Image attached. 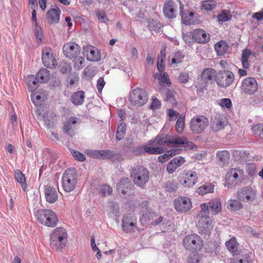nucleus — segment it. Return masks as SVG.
<instances>
[{
  "instance_id": "obj_15",
  "label": "nucleus",
  "mask_w": 263,
  "mask_h": 263,
  "mask_svg": "<svg viewBox=\"0 0 263 263\" xmlns=\"http://www.w3.org/2000/svg\"><path fill=\"white\" fill-rule=\"evenodd\" d=\"M42 60L44 65L47 68H53L57 65L52 49L48 47L43 48L42 51Z\"/></svg>"
},
{
  "instance_id": "obj_25",
  "label": "nucleus",
  "mask_w": 263,
  "mask_h": 263,
  "mask_svg": "<svg viewBox=\"0 0 263 263\" xmlns=\"http://www.w3.org/2000/svg\"><path fill=\"white\" fill-rule=\"evenodd\" d=\"M44 194L46 201L50 203L55 202L58 199V194L55 187L49 185H45Z\"/></svg>"
},
{
  "instance_id": "obj_29",
  "label": "nucleus",
  "mask_w": 263,
  "mask_h": 263,
  "mask_svg": "<svg viewBox=\"0 0 263 263\" xmlns=\"http://www.w3.org/2000/svg\"><path fill=\"white\" fill-rule=\"evenodd\" d=\"M215 186L212 183H205L197 187L196 192L200 195H204L214 192Z\"/></svg>"
},
{
  "instance_id": "obj_51",
  "label": "nucleus",
  "mask_w": 263,
  "mask_h": 263,
  "mask_svg": "<svg viewBox=\"0 0 263 263\" xmlns=\"http://www.w3.org/2000/svg\"><path fill=\"white\" fill-rule=\"evenodd\" d=\"M100 152L101 158L111 159L115 156L114 152L108 149L101 150Z\"/></svg>"
},
{
  "instance_id": "obj_63",
  "label": "nucleus",
  "mask_w": 263,
  "mask_h": 263,
  "mask_svg": "<svg viewBox=\"0 0 263 263\" xmlns=\"http://www.w3.org/2000/svg\"><path fill=\"white\" fill-rule=\"evenodd\" d=\"M182 138H184L185 140H183L184 141L183 143L180 144L181 145H184V147L186 148H190L193 149L194 147H195V144L191 141H189L185 137H181Z\"/></svg>"
},
{
  "instance_id": "obj_6",
  "label": "nucleus",
  "mask_w": 263,
  "mask_h": 263,
  "mask_svg": "<svg viewBox=\"0 0 263 263\" xmlns=\"http://www.w3.org/2000/svg\"><path fill=\"white\" fill-rule=\"evenodd\" d=\"M128 100L133 106L141 107L147 103L148 96L144 89L137 87L130 92Z\"/></svg>"
},
{
  "instance_id": "obj_5",
  "label": "nucleus",
  "mask_w": 263,
  "mask_h": 263,
  "mask_svg": "<svg viewBox=\"0 0 263 263\" xmlns=\"http://www.w3.org/2000/svg\"><path fill=\"white\" fill-rule=\"evenodd\" d=\"M225 185L230 188L239 185L244 180L243 171L239 168H230L225 175Z\"/></svg>"
},
{
  "instance_id": "obj_12",
  "label": "nucleus",
  "mask_w": 263,
  "mask_h": 263,
  "mask_svg": "<svg viewBox=\"0 0 263 263\" xmlns=\"http://www.w3.org/2000/svg\"><path fill=\"white\" fill-rule=\"evenodd\" d=\"M234 81V74L228 70L219 71L217 73L215 81L217 84L223 88H226L232 85Z\"/></svg>"
},
{
  "instance_id": "obj_42",
  "label": "nucleus",
  "mask_w": 263,
  "mask_h": 263,
  "mask_svg": "<svg viewBox=\"0 0 263 263\" xmlns=\"http://www.w3.org/2000/svg\"><path fill=\"white\" fill-rule=\"evenodd\" d=\"M126 129V124L123 122H121L118 126L116 135V139L118 141H119L124 138L125 134Z\"/></svg>"
},
{
  "instance_id": "obj_61",
  "label": "nucleus",
  "mask_w": 263,
  "mask_h": 263,
  "mask_svg": "<svg viewBox=\"0 0 263 263\" xmlns=\"http://www.w3.org/2000/svg\"><path fill=\"white\" fill-rule=\"evenodd\" d=\"M177 167L171 160L167 165L166 171L169 174H173L177 169Z\"/></svg>"
},
{
  "instance_id": "obj_45",
  "label": "nucleus",
  "mask_w": 263,
  "mask_h": 263,
  "mask_svg": "<svg viewBox=\"0 0 263 263\" xmlns=\"http://www.w3.org/2000/svg\"><path fill=\"white\" fill-rule=\"evenodd\" d=\"M165 100L168 102L172 106H176L177 101L175 98L174 92L168 90L165 94Z\"/></svg>"
},
{
  "instance_id": "obj_26",
  "label": "nucleus",
  "mask_w": 263,
  "mask_h": 263,
  "mask_svg": "<svg viewBox=\"0 0 263 263\" xmlns=\"http://www.w3.org/2000/svg\"><path fill=\"white\" fill-rule=\"evenodd\" d=\"M132 183L127 178L121 179L117 184V190L119 194L125 196L130 193Z\"/></svg>"
},
{
  "instance_id": "obj_10",
  "label": "nucleus",
  "mask_w": 263,
  "mask_h": 263,
  "mask_svg": "<svg viewBox=\"0 0 263 263\" xmlns=\"http://www.w3.org/2000/svg\"><path fill=\"white\" fill-rule=\"evenodd\" d=\"M178 181L185 187H193L197 182V174L191 170H184L180 174Z\"/></svg>"
},
{
  "instance_id": "obj_8",
  "label": "nucleus",
  "mask_w": 263,
  "mask_h": 263,
  "mask_svg": "<svg viewBox=\"0 0 263 263\" xmlns=\"http://www.w3.org/2000/svg\"><path fill=\"white\" fill-rule=\"evenodd\" d=\"M216 70L213 68L204 69L201 72L200 77L198 78L196 82L197 92H203L209 82L213 80L214 78H216Z\"/></svg>"
},
{
  "instance_id": "obj_23",
  "label": "nucleus",
  "mask_w": 263,
  "mask_h": 263,
  "mask_svg": "<svg viewBox=\"0 0 263 263\" xmlns=\"http://www.w3.org/2000/svg\"><path fill=\"white\" fill-rule=\"evenodd\" d=\"M226 122L227 120L224 116L216 114L212 120V130L214 132H218L223 129L226 124Z\"/></svg>"
},
{
  "instance_id": "obj_17",
  "label": "nucleus",
  "mask_w": 263,
  "mask_h": 263,
  "mask_svg": "<svg viewBox=\"0 0 263 263\" xmlns=\"http://www.w3.org/2000/svg\"><path fill=\"white\" fill-rule=\"evenodd\" d=\"M63 50L67 58L72 59L80 54L81 48L74 42H68L63 46Z\"/></svg>"
},
{
  "instance_id": "obj_56",
  "label": "nucleus",
  "mask_w": 263,
  "mask_h": 263,
  "mask_svg": "<svg viewBox=\"0 0 263 263\" xmlns=\"http://www.w3.org/2000/svg\"><path fill=\"white\" fill-rule=\"evenodd\" d=\"M60 71L62 73H66L69 72L71 70L70 65L67 63H62L59 66Z\"/></svg>"
},
{
  "instance_id": "obj_62",
  "label": "nucleus",
  "mask_w": 263,
  "mask_h": 263,
  "mask_svg": "<svg viewBox=\"0 0 263 263\" xmlns=\"http://www.w3.org/2000/svg\"><path fill=\"white\" fill-rule=\"evenodd\" d=\"M161 106L160 101L155 97H153L151 107L153 109L159 108Z\"/></svg>"
},
{
  "instance_id": "obj_3",
  "label": "nucleus",
  "mask_w": 263,
  "mask_h": 263,
  "mask_svg": "<svg viewBox=\"0 0 263 263\" xmlns=\"http://www.w3.org/2000/svg\"><path fill=\"white\" fill-rule=\"evenodd\" d=\"M182 244L186 250L197 253L203 249L204 241L200 236L194 233L186 235L183 239Z\"/></svg>"
},
{
  "instance_id": "obj_22",
  "label": "nucleus",
  "mask_w": 263,
  "mask_h": 263,
  "mask_svg": "<svg viewBox=\"0 0 263 263\" xmlns=\"http://www.w3.org/2000/svg\"><path fill=\"white\" fill-rule=\"evenodd\" d=\"M180 15L181 20L183 24L186 25H194L197 23L194 16V13L192 11H183V5L180 3Z\"/></svg>"
},
{
  "instance_id": "obj_31",
  "label": "nucleus",
  "mask_w": 263,
  "mask_h": 263,
  "mask_svg": "<svg viewBox=\"0 0 263 263\" xmlns=\"http://www.w3.org/2000/svg\"><path fill=\"white\" fill-rule=\"evenodd\" d=\"M85 98V93L82 90L73 93L71 96V101L75 105L78 106L83 104Z\"/></svg>"
},
{
  "instance_id": "obj_7",
  "label": "nucleus",
  "mask_w": 263,
  "mask_h": 263,
  "mask_svg": "<svg viewBox=\"0 0 263 263\" xmlns=\"http://www.w3.org/2000/svg\"><path fill=\"white\" fill-rule=\"evenodd\" d=\"M130 176L136 185L142 187L149 180V172L143 166H137L132 168Z\"/></svg>"
},
{
  "instance_id": "obj_33",
  "label": "nucleus",
  "mask_w": 263,
  "mask_h": 263,
  "mask_svg": "<svg viewBox=\"0 0 263 263\" xmlns=\"http://www.w3.org/2000/svg\"><path fill=\"white\" fill-rule=\"evenodd\" d=\"M37 81L41 83H46L50 79L49 71L45 68L41 69L36 74Z\"/></svg>"
},
{
  "instance_id": "obj_18",
  "label": "nucleus",
  "mask_w": 263,
  "mask_h": 263,
  "mask_svg": "<svg viewBox=\"0 0 263 263\" xmlns=\"http://www.w3.org/2000/svg\"><path fill=\"white\" fill-rule=\"evenodd\" d=\"M256 192L251 187H243L237 192V197L243 202L253 201L255 199Z\"/></svg>"
},
{
  "instance_id": "obj_37",
  "label": "nucleus",
  "mask_w": 263,
  "mask_h": 263,
  "mask_svg": "<svg viewBox=\"0 0 263 263\" xmlns=\"http://www.w3.org/2000/svg\"><path fill=\"white\" fill-rule=\"evenodd\" d=\"M38 81L35 77L33 75L29 76L26 79V83L27 84L28 89L30 91H34L38 87Z\"/></svg>"
},
{
  "instance_id": "obj_41",
  "label": "nucleus",
  "mask_w": 263,
  "mask_h": 263,
  "mask_svg": "<svg viewBox=\"0 0 263 263\" xmlns=\"http://www.w3.org/2000/svg\"><path fill=\"white\" fill-rule=\"evenodd\" d=\"M242 208V204L237 200H230L227 203V208L231 211L239 210Z\"/></svg>"
},
{
  "instance_id": "obj_50",
  "label": "nucleus",
  "mask_w": 263,
  "mask_h": 263,
  "mask_svg": "<svg viewBox=\"0 0 263 263\" xmlns=\"http://www.w3.org/2000/svg\"><path fill=\"white\" fill-rule=\"evenodd\" d=\"M216 6V4L213 1H205L202 3V8L206 11L212 10Z\"/></svg>"
},
{
  "instance_id": "obj_16",
  "label": "nucleus",
  "mask_w": 263,
  "mask_h": 263,
  "mask_svg": "<svg viewBox=\"0 0 263 263\" xmlns=\"http://www.w3.org/2000/svg\"><path fill=\"white\" fill-rule=\"evenodd\" d=\"M175 210L180 213H186L191 210L192 203L191 199L185 196H180L174 201Z\"/></svg>"
},
{
  "instance_id": "obj_40",
  "label": "nucleus",
  "mask_w": 263,
  "mask_h": 263,
  "mask_svg": "<svg viewBox=\"0 0 263 263\" xmlns=\"http://www.w3.org/2000/svg\"><path fill=\"white\" fill-rule=\"evenodd\" d=\"M155 78L159 80V84L161 86L167 85L170 86L171 84L168 75L166 72H164L162 74H160L158 77L155 76Z\"/></svg>"
},
{
  "instance_id": "obj_34",
  "label": "nucleus",
  "mask_w": 263,
  "mask_h": 263,
  "mask_svg": "<svg viewBox=\"0 0 263 263\" xmlns=\"http://www.w3.org/2000/svg\"><path fill=\"white\" fill-rule=\"evenodd\" d=\"M238 243L236 239L234 237L226 242V246L228 250L233 254V255H236L238 253Z\"/></svg>"
},
{
  "instance_id": "obj_60",
  "label": "nucleus",
  "mask_w": 263,
  "mask_h": 263,
  "mask_svg": "<svg viewBox=\"0 0 263 263\" xmlns=\"http://www.w3.org/2000/svg\"><path fill=\"white\" fill-rule=\"evenodd\" d=\"M72 155L76 159L79 161H84L86 159L85 156L79 151H73L72 153Z\"/></svg>"
},
{
  "instance_id": "obj_20",
  "label": "nucleus",
  "mask_w": 263,
  "mask_h": 263,
  "mask_svg": "<svg viewBox=\"0 0 263 263\" xmlns=\"http://www.w3.org/2000/svg\"><path fill=\"white\" fill-rule=\"evenodd\" d=\"M177 11L178 5L173 1L169 0L164 4L163 12L166 17L168 18H175Z\"/></svg>"
},
{
  "instance_id": "obj_57",
  "label": "nucleus",
  "mask_w": 263,
  "mask_h": 263,
  "mask_svg": "<svg viewBox=\"0 0 263 263\" xmlns=\"http://www.w3.org/2000/svg\"><path fill=\"white\" fill-rule=\"evenodd\" d=\"M219 104L222 107L230 108L232 106V102L230 99L223 98L220 100Z\"/></svg>"
},
{
  "instance_id": "obj_27",
  "label": "nucleus",
  "mask_w": 263,
  "mask_h": 263,
  "mask_svg": "<svg viewBox=\"0 0 263 263\" xmlns=\"http://www.w3.org/2000/svg\"><path fill=\"white\" fill-rule=\"evenodd\" d=\"M122 229L126 233H131L134 231L136 226V220H133L131 217L125 216L122 219Z\"/></svg>"
},
{
  "instance_id": "obj_9",
  "label": "nucleus",
  "mask_w": 263,
  "mask_h": 263,
  "mask_svg": "<svg viewBox=\"0 0 263 263\" xmlns=\"http://www.w3.org/2000/svg\"><path fill=\"white\" fill-rule=\"evenodd\" d=\"M81 121L76 117H70L66 118L63 122L62 130L64 134L70 137L77 135Z\"/></svg>"
},
{
  "instance_id": "obj_39",
  "label": "nucleus",
  "mask_w": 263,
  "mask_h": 263,
  "mask_svg": "<svg viewBox=\"0 0 263 263\" xmlns=\"http://www.w3.org/2000/svg\"><path fill=\"white\" fill-rule=\"evenodd\" d=\"M185 126V116L181 115L178 117L176 123V131L178 134H182Z\"/></svg>"
},
{
  "instance_id": "obj_28",
  "label": "nucleus",
  "mask_w": 263,
  "mask_h": 263,
  "mask_svg": "<svg viewBox=\"0 0 263 263\" xmlns=\"http://www.w3.org/2000/svg\"><path fill=\"white\" fill-rule=\"evenodd\" d=\"M60 14L59 8L50 9L47 13V18L50 23H58L60 21Z\"/></svg>"
},
{
  "instance_id": "obj_2",
  "label": "nucleus",
  "mask_w": 263,
  "mask_h": 263,
  "mask_svg": "<svg viewBox=\"0 0 263 263\" xmlns=\"http://www.w3.org/2000/svg\"><path fill=\"white\" fill-rule=\"evenodd\" d=\"M35 216L40 223L46 227L54 228L59 222L57 214L51 210H39L36 212Z\"/></svg>"
},
{
  "instance_id": "obj_52",
  "label": "nucleus",
  "mask_w": 263,
  "mask_h": 263,
  "mask_svg": "<svg viewBox=\"0 0 263 263\" xmlns=\"http://www.w3.org/2000/svg\"><path fill=\"white\" fill-rule=\"evenodd\" d=\"M73 59H74V67L78 69L81 68L85 61L84 59L82 57H79V55Z\"/></svg>"
},
{
  "instance_id": "obj_59",
  "label": "nucleus",
  "mask_w": 263,
  "mask_h": 263,
  "mask_svg": "<svg viewBox=\"0 0 263 263\" xmlns=\"http://www.w3.org/2000/svg\"><path fill=\"white\" fill-rule=\"evenodd\" d=\"M189 79V73L185 72H182L178 77L179 81L182 83H186Z\"/></svg>"
},
{
  "instance_id": "obj_21",
  "label": "nucleus",
  "mask_w": 263,
  "mask_h": 263,
  "mask_svg": "<svg viewBox=\"0 0 263 263\" xmlns=\"http://www.w3.org/2000/svg\"><path fill=\"white\" fill-rule=\"evenodd\" d=\"M193 39L197 43L205 44L209 42L210 35L205 31L201 29H195L192 32Z\"/></svg>"
},
{
  "instance_id": "obj_53",
  "label": "nucleus",
  "mask_w": 263,
  "mask_h": 263,
  "mask_svg": "<svg viewBox=\"0 0 263 263\" xmlns=\"http://www.w3.org/2000/svg\"><path fill=\"white\" fill-rule=\"evenodd\" d=\"M112 191L111 187L108 185L103 184L101 186L100 192L104 196L110 195L112 193Z\"/></svg>"
},
{
  "instance_id": "obj_24",
  "label": "nucleus",
  "mask_w": 263,
  "mask_h": 263,
  "mask_svg": "<svg viewBox=\"0 0 263 263\" xmlns=\"http://www.w3.org/2000/svg\"><path fill=\"white\" fill-rule=\"evenodd\" d=\"M84 50L86 52V58L88 61L98 62L100 60L101 54L97 48L90 45H86L84 47Z\"/></svg>"
},
{
  "instance_id": "obj_1",
  "label": "nucleus",
  "mask_w": 263,
  "mask_h": 263,
  "mask_svg": "<svg viewBox=\"0 0 263 263\" xmlns=\"http://www.w3.org/2000/svg\"><path fill=\"white\" fill-rule=\"evenodd\" d=\"M68 233L63 227L54 229L50 235V245L52 249L61 251L65 248L68 240Z\"/></svg>"
},
{
  "instance_id": "obj_38",
  "label": "nucleus",
  "mask_w": 263,
  "mask_h": 263,
  "mask_svg": "<svg viewBox=\"0 0 263 263\" xmlns=\"http://www.w3.org/2000/svg\"><path fill=\"white\" fill-rule=\"evenodd\" d=\"M180 153L179 149H171L165 152L163 155H160L158 157V160L161 163H164L168 160L171 157L175 156Z\"/></svg>"
},
{
  "instance_id": "obj_30",
  "label": "nucleus",
  "mask_w": 263,
  "mask_h": 263,
  "mask_svg": "<svg viewBox=\"0 0 263 263\" xmlns=\"http://www.w3.org/2000/svg\"><path fill=\"white\" fill-rule=\"evenodd\" d=\"M209 209L213 215H216L222 210L221 200L219 198L212 200L209 202Z\"/></svg>"
},
{
  "instance_id": "obj_48",
  "label": "nucleus",
  "mask_w": 263,
  "mask_h": 263,
  "mask_svg": "<svg viewBox=\"0 0 263 263\" xmlns=\"http://www.w3.org/2000/svg\"><path fill=\"white\" fill-rule=\"evenodd\" d=\"M217 157L221 162H226L229 160L230 155L228 151L223 150L217 152Z\"/></svg>"
},
{
  "instance_id": "obj_54",
  "label": "nucleus",
  "mask_w": 263,
  "mask_h": 263,
  "mask_svg": "<svg viewBox=\"0 0 263 263\" xmlns=\"http://www.w3.org/2000/svg\"><path fill=\"white\" fill-rule=\"evenodd\" d=\"M98 20L103 23H106L108 21V18L104 11H98L96 13Z\"/></svg>"
},
{
  "instance_id": "obj_49",
  "label": "nucleus",
  "mask_w": 263,
  "mask_h": 263,
  "mask_svg": "<svg viewBox=\"0 0 263 263\" xmlns=\"http://www.w3.org/2000/svg\"><path fill=\"white\" fill-rule=\"evenodd\" d=\"M184 58V54L180 51H177L174 53V57L171 60L172 64H178L181 63Z\"/></svg>"
},
{
  "instance_id": "obj_47",
  "label": "nucleus",
  "mask_w": 263,
  "mask_h": 263,
  "mask_svg": "<svg viewBox=\"0 0 263 263\" xmlns=\"http://www.w3.org/2000/svg\"><path fill=\"white\" fill-rule=\"evenodd\" d=\"M188 263H203V255L199 253L193 254L189 257Z\"/></svg>"
},
{
  "instance_id": "obj_58",
  "label": "nucleus",
  "mask_w": 263,
  "mask_h": 263,
  "mask_svg": "<svg viewBox=\"0 0 263 263\" xmlns=\"http://www.w3.org/2000/svg\"><path fill=\"white\" fill-rule=\"evenodd\" d=\"M172 160L177 167L182 165L184 163L185 161L184 158L182 156L176 157L174 158Z\"/></svg>"
},
{
  "instance_id": "obj_32",
  "label": "nucleus",
  "mask_w": 263,
  "mask_h": 263,
  "mask_svg": "<svg viewBox=\"0 0 263 263\" xmlns=\"http://www.w3.org/2000/svg\"><path fill=\"white\" fill-rule=\"evenodd\" d=\"M14 177L15 180L18 182L24 191H25L27 187L26 178L24 174L19 170L14 171Z\"/></svg>"
},
{
  "instance_id": "obj_44",
  "label": "nucleus",
  "mask_w": 263,
  "mask_h": 263,
  "mask_svg": "<svg viewBox=\"0 0 263 263\" xmlns=\"http://www.w3.org/2000/svg\"><path fill=\"white\" fill-rule=\"evenodd\" d=\"M232 18V15L230 12L227 10H222L217 15L218 21L219 22H226L230 21Z\"/></svg>"
},
{
  "instance_id": "obj_43",
  "label": "nucleus",
  "mask_w": 263,
  "mask_h": 263,
  "mask_svg": "<svg viewBox=\"0 0 263 263\" xmlns=\"http://www.w3.org/2000/svg\"><path fill=\"white\" fill-rule=\"evenodd\" d=\"M34 28L33 31L38 44H40L42 41L44 37L43 32L41 27L39 25H34Z\"/></svg>"
},
{
  "instance_id": "obj_55",
  "label": "nucleus",
  "mask_w": 263,
  "mask_h": 263,
  "mask_svg": "<svg viewBox=\"0 0 263 263\" xmlns=\"http://www.w3.org/2000/svg\"><path fill=\"white\" fill-rule=\"evenodd\" d=\"M201 211L198 214V216L208 215L210 210L209 204L208 205L205 203H202L200 205Z\"/></svg>"
},
{
  "instance_id": "obj_13",
  "label": "nucleus",
  "mask_w": 263,
  "mask_h": 263,
  "mask_svg": "<svg viewBox=\"0 0 263 263\" xmlns=\"http://www.w3.org/2000/svg\"><path fill=\"white\" fill-rule=\"evenodd\" d=\"M258 89V83L253 77H247L241 82L240 89L245 95H254L257 91Z\"/></svg>"
},
{
  "instance_id": "obj_46",
  "label": "nucleus",
  "mask_w": 263,
  "mask_h": 263,
  "mask_svg": "<svg viewBox=\"0 0 263 263\" xmlns=\"http://www.w3.org/2000/svg\"><path fill=\"white\" fill-rule=\"evenodd\" d=\"M252 130L254 135L263 138V124H257L254 125Z\"/></svg>"
},
{
  "instance_id": "obj_36",
  "label": "nucleus",
  "mask_w": 263,
  "mask_h": 263,
  "mask_svg": "<svg viewBox=\"0 0 263 263\" xmlns=\"http://www.w3.org/2000/svg\"><path fill=\"white\" fill-rule=\"evenodd\" d=\"M228 47L227 43L223 41H219L215 45V49L218 55H223L227 51Z\"/></svg>"
},
{
  "instance_id": "obj_4",
  "label": "nucleus",
  "mask_w": 263,
  "mask_h": 263,
  "mask_svg": "<svg viewBox=\"0 0 263 263\" xmlns=\"http://www.w3.org/2000/svg\"><path fill=\"white\" fill-rule=\"evenodd\" d=\"M78 181L77 170L73 167L66 170L62 178V186L66 192H70L76 187Z\"/></svg>"
},
{
  "instance_id": "obj_64",
  "label": "nucleus",
  "mask_w": 263,
  "mask_h": 263,
  "mask_svg": "<svg viewBox=\"0 0 263 263\" xmlns=\"http://www.w3.org/2000/svg\"><path fill=\"white\" fill-rule=\"evenodd\" d=\"M252 17L258 21L263 20V9L260 11L254 13Z\"/></svg>"
},
{
  "instance_id": "obj_35",
  "label": "nucleus",
  "mask_w": 263,
  "mask_h": 263,
  "mask_svg": "<svg viewBox=\"0 0 263 263\" xmlns=\"http://www.w3.org/2000/svg\"><path fill=\"white\" fill-rule=\"evenodd\" d=\"M144 155H158L162 154L164 152L163 147H153L149 146L148 144H144Z\"/></svg>"
},
{
  "instance_id": "obj_19",
  "label": "nucleus",
  "mask_w": 263,
  "mask_h": 263,
  "mask_svg": "<svg viewBox=\"0 0 263 263\" xmlns=\"http://www.w3.org/2000/svg\"><path fill=\"white\" fill-rule=\"evenodd\" d=\"M198 223L200 233H206L213 229L212 220L208 215L201 216Z\"/></svg>"
},
{
  "instance_id": "obj_14",
  "label": "nucleus",
  "mask_w": 263,
  "mask_h": 263,
  "mask_svg": "<svg viewBox=\"0 0 263 263\" xmlns=\"http://www.w3.org/2000/svg\"><path fill=\"white\" fill-rule=\"evenodd\" d=\"M183 140H185V139L174 134H161L157 136L156 138V141L158 143L165 144L168 146L172 144L180 145V144L183 143Z\"/></svg>"
},
{
  "instance_id": "obj_11",
  "label": "nucleus",
  "mask_w": 263,
  "mask_h": 263,
  "mask_svg": "<svg viewBox=\"0 0 263 263\" xmlns=\"http://www.w3.org/2000/svg\"><path fill=\"white\" fill-rule=\"evenodd\" d=\"M208 125V119L204 116L198 115L191 119L190 127L193 133L198 134L202 133Z\"/></svg>"
}]
</instances>
